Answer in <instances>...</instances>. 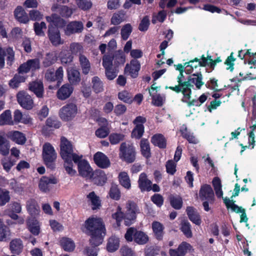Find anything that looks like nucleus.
I'll return each instance as SVG.
<instances>
[{"label": "nucleus", "mask_w": 256, "mask_h": 256, "mask_svg": "<svg viewBox=\"0 0 256 256\" xmlns=\"http://www.w3.org/2000/svg\"><path fill=\"white\" fill-rule=\"evenodd\" d=\"M86 234L90 236V246H86L84 250V254L86 256H98V246L104 241L106 234L105 225L101 218L90 217L84 222Z\"/></svg>", "instance_id": "f257e3e1"}, {"label": "nucleus", "mask_w": 256, "mask_h": 256, "mask_svg": "<svg viewBox=\"0 0 256 256\" xmlns=\"http://www.w3.org/2000/svg\"><path fill=\"white\" fill-rule=\"evenodd\" d=\"M126 211L125 213L122 212H116L112 214V218L116 220L118 226L121 224L123 220L124 224L130 226L136 219V214L138 210L137 204L133 201H128L126 204Z\"/></svg>", "instance_id": "f03ea898"}, {"label": "nucleus", "mask_w": 256, "mask_h": 256, "mask_svg": "<svg viewBox=\"0 0 256 256\" xmlns=\"http://www.w3.org/2000/svg\"><path fill=\"white\" fill-rule=\"evenodd\" d=\"M60 154L62 160L73 158L74 162L79 160L80 156L74 153V146L70 140L64 136L60 138Z\"/></svg>", "instance_id": "7ed1b4c3"}, {"label": "nucleus", "mask_w": 256, "mask_h": 256, "mask_svg": "<svg viewBox=\"0 0 256 256\" xmlns=\"http://www.w3.org/2000/svg\"><path fill=\"white\" fill-rule=\"evenodd\" d=\"M42 156L44 164L46 167L51 170H54L56 167L55 162L57 154L54 146L50 144L47 142L44 144Z\"/></svg>", "instance_id": "20e7f679"}, {"label": "nucleus", "mask_w": 256, "mask_h": 256, "mask_svg": "<svg viewBox=\"0 0 256 256\" xmlns=\"http://www.w3.org/2000/svg\"><path fill=\"white\" fill-rule=\"evenodd\" d=\"M110 60V64L118 69L124 66L126 62V54L122 50H116L112 53L103 55L102 60Z\"/></svg>", "instance_id": "39448f33"}, {"label": "nucleus", "mask_w": 256, "mask_h": 256, "mask_svg": "<svg viewBox=\"0 0 256 256\" xmlns=\"http://www.w3.org/2000/svg\"><path fill=\"white\" fill-rule=\"evenodd\" d=\"M64 71L62 66L58 68L55 72L54 69H48L45 74L44 78L46 80L49 82H56V84L54 86L50 85L49 89L56 90L58 88L62 81Z\"/></svg>", "instance_id": "423d86ee"}, {"label": "nucleus", "mask_w": 256, "mask_h": 256, "mask_svg": "<svg viewBox=\"0 0 256 256\" xmlns=\"http://www.w3.org/2000/svg\"><path fill=\"white\" fill-rule=\"evenodd\" d=\"M120 157L127 164H132L136 160V150L132 145L122 142L120 146Z\"/></svg>", "instance_id": "0eeeda50"}, {"label": "nucleus", "mask_w": 256, "mask_h": 256, "mask_svg": "<svg viewBox=\"0 0 256 256\" xmlns=\"http://www.w3.org/2000/svg\"><path fill=\"white\" fill-rule=\"evenodd\" d=\"M82 155L79 156V160L74 163L78 164V171L80 176L90 179L94 170L88 160L82 159Z\"/></svg>", "instance_id": "6e6552de"}, {"label": "nucleus", "mask_w": 256, "mask_h": 256, "mask_svg": "<svg viewBox=\"0 0 256 256\" xmlns=\"http://www.w3.org/2000/svg\"><path fill=\"white\" fill-rule=\"evenodd\" d=\"M48 38L52 46H57L64 44L62 40L58 28L54 26L52 24L48 26Z\"/></svg>", "instance_id": "1a4fd4ad"}, {"label": "nucleus", "mask_w": 256, "mask_h": 256, "mask_svg": "<svg viewBox=\"0 0 256 256\" xmlns=\"http://www.w3.org/2000/svg\"><path fill=\"white\" fill-rule=\"evenodd\" d=\"M140 68V61L136 59H132L130 63H127L126 65L124 68V74L129 76L132 78H136L138 76Z\"/></svg>", "instance_id": "9d476101"}, {"label": "nucleus", "mask_w": 256, "mask_h": 256, "mask_svg": "<svg viewBox=\"0 0 256 256\" xmlns=\"http://www.w3.org/2000/svg\"><path fill=\"white\" fill-rule=\"evenodd\" d=\"M199 196L202 200H208L210 204L214 202V194L212 187L208 184H204L201 186Z\"/></svg>", "instance_id": "9b49d317"}, {"label": "nucleus", "mask_w": 256, "mask_h": 256, "mask_svg": "<svg viewBox=\"0 0 256 256\" xmlns=\"http://www.w3.org/2000/svg\"><path fill=\"white\" fill-rule=\"evenodd\" d=\"M61 126V123L54 116H50L47 118L46 126L42 128V134L44 136L49 135L50 130H54L56 128H58Z\"/></svg>", "instance_id": "f8f14e48"}, {"label": "nucleus", "mask_w": 256, "mask_h": 256, "mask_svg": "<svg viewBox=\"0 0 256 256\" xmlns=\"http://www.w3.org/2000/svg\"><path fill=\"white\" fill-rule=\"evenodd\" d=\"M94 164L101 168H107L111 165L110 158L102 152H96L93 156Z\"/></svg>", "instance_id": "ddd939ff"}, {"label": "nucleus", "mask_w": 256, "mask_h": 256, "mask_svg": "<svg viewBox=\"0 0 256 256\" xmlns=\"http://www.w3.org/2000/svg\"><path fill=\"white\" fill-rule=\"evenodd\" d=\"M84 29L83 24L80 21H72L69 22L64 29V34L70 36L75 34H80Z\"/></svg>", "instance_id": "4468645a"}, {"label": "nucleus", "mask_w": 256, "mask_h": 256, "mask_svg": "<svg viewBox=\"0 0 256 256\" xmlns=\"http://www.w3.org/2000/svg\"><path fill=\"white\" fill-rule=\"evenodd\" d=\"M192 247L190 244L184 242L176 248H170L169 254L170 256H184Z\"/></svg>", "instance_id": "2eb2a0df"}, {"label": "nucleus", "mask_w": 256, "mask_h": 256, "mask_svg": "<svg viewBox=\"0 0 256 256\" xmlns=\"http://www.w3.org/2000/svg\"><path fill=\"white\" fill-rule=\"evenodd\" d=\"M110 60H102V66L105 70V74L106 78L109 80L114 79L118 76L119 69L112 66L110 64Z\"/></svg>", "instance_id": "dca6fc26"}, {"label": "nucleus", "mask_w": 256, "mask_h": 256, "mask_svg": "<svg viewBox=\"0 0 256 256\" xmlns=\"http://www.w3.org/2000/svg\"><path fill=\"white\" fill-rule=\"evenodd\" d=\"M138 186L142 192H150L152 189V182L148 179L147 175L143 172L139 176Z\"/></svg>", "instance_id": "f3484780"}, {"label": "nucleus", "mask_w": 256, "mask_h": 256, "mask_svg": "<svg viewBox=\"0 0 256 256\" xmlns=\"http://www.w3.org/2000/svg\"><path fill=\"white\" fill-rule=\"evenodd\" d=\"M18 103L24 108L30 110L32 108V100L30 95L24 92H19L17 94Z\"/></svg>", "instance_id": "a211bd4d"}, {"label": "nucleus", "mask_w": 256, "mask_h": 256, "mask_svg": "<svg viewBox=\"0 0 256 256\" xmlns=\"http://www.w3.org/2000/svg\"><path fill=\"white\" fill-rule=\"evenodd\" d=\"M188 219L196 225H200L202 223L201 217L195 208L193 206H188L186 210Z\"/></svg>", "instance_id": "6ab92c4d"}, {"label": "nucleus", "mask_w": 256, "mask_h": 256, "mask_svg": "<svg viewBox=\"0 0 256 256\" xmlns=\"http://www.w3.org/2000/svg\"><path fill=\"white\" fill-rule=\"evenodd\" d=\"M90 179L97 186H102L106 182L108 178L103 170L98 169L93 172Z\"/></svg>", "instance_id": "aec40b11"}, {"label": "nucleus", "mask_w": 256, "mask_h": 256, "mask_svg": "<svg viewBox=\"0 0 256 256\" xmlns=\"http://www.w3.org/2000/svg\"><path fill=\"white\" fill-rule=\"evenodd\" d=\"M154 237L158 241L162 240L164 235V226L159 222L154 221L152 224Z\"/></svg>", "instance_id": "412c9836"}, {"label": "nucleus", "mask_w": 256, "mask_h": 256, "mask_svg": "<svg viewBox=\"0 0 256 256\" xmlns=\"http://www.w3.org/2000/svg\"><path fill=\"white\" fill-rule=\"evenodd\" d=\"M74 88L70 84H64L57 92V97L60 100H65L70 96Z\"/></svg>", "instance_id": "4be33fe9"}, {"label": "nucleus", "mask_w": 256, "mask_h": 256, "mask_svg": "<svg viewBox=\"0 0 256 256\" xmlns=\"http://www.w3.org/2000/svg\"><path fill=\"white\" fill-rule=\"evenodd\" d=\"M6 136L13 142L19 144H24L26 142L25 135L19 131H10L6 133Z\"/></svg>", "instance_id": "5701e85b"}, {"label": "nucleus", "mask_w": 256, "mask_h": 256, "mask_svg": "<svg viewBox=\"0 0 256 256\" xmlns=\"http://www.w3.org/2000/svg\"><path fill=\"white\" fill-rule=\"evenodd\" d=\"M70 84H77L80 82V74L78 70L74 68H68L66 70Z\"/></svg>", "instance_id": "b1692460"}, {"label": "nucleus", "mask_w": 256, "mask_h": 256, "mask_svg": "<svg viewBox=\"0 0 256 256\" xmlns=\"http://www.w3.org/2000/svg\"><path fill=\"white\" fill-rule=\"evenodd\" d=\"M180 86L182 88V93L184 94V98L190 100L192 92L191 88L194 86L192 85V76H189L187 80H184L181 82Z\"/></svg>", "instance_id": "393cba45"}, {"label": "nucleus", "mask_w": 256, "mask_h": 256, "mask_svg": "<svg viewBox=\"0 0 256 256\" xmlns=\"http://www.w3.org/2000/svg\"><path fill=\"white\" fill-rule=\"evenodd\" d=\"M180 132L182 138L186 140L190 144H197L198 142V140L194 134L188 131L186 125H183L180 128Z\"/></svg>", "instance_id": "a878e982"}, {"label": "nucleus", "mask_w": 256, "mask_h": 256, "mask_svg": "<svg viewBox=\"0 0 256 256\" xmlns=\"http://www.w3.org/2000/svg\"><path fill=\"white\" fill-rule=\"evenodd\" d=\"M152 144L160 148H165L166 147V140L162 134H154L151 138Z\"/></svg>", "instance_id": "bb28decb"}, {"label": "nucleus", "mask_w": 256, "mask_h": 256, "mask_svg": "<svg viewBox=\"0 0 256 256\" xmlns=\"http://www.w3.org/2000/svg\"><path fill=\"white\" fill-rule=\"evenodd\" d=\"M58 180L55 178H49L46 176H42L38 183L39 188L43 192H47L50 190L48 188L49 184H56L58 182Z\"/></svg>", "instance_id": "cd10ccee"}, {"label": "nucleus", "mask_w": 256, "mask_h": 256, "mask_svg": "<svg viewBox=\"0 0 256 256\" xmlns=\"http://www.w3.org/2000/svg\"><path fill=\"white\" fill-rule=\"evenodd\" d=\"M120 239L116 236H112L108 238L106 244V250L110 252H115L120 247Z\"/></svg>", "instance_id": "c85d7f7f"}, {"label": "nucleus", "mask_w": 256, "mask_h": 256, "mask_svg": "<svg viewBox=\"0 0 256 256\" xmlns=\"http://www.w3.org/2000/svg\"><path fill=\"white\" fill-rule=\"evenodd\" d=\"M79 64L83 74H88L90 70V62L84 55L80 54L79 56Z\"/></svg>", "instance_id": "c756f323"}, {"label": "nucleus", "mask_w": 256, "mask_h": 256, "mask_svg": "<svg viewBox=\"0 0 256 256\" xmlns=\"http://www.w3.org/2000/svg\"><path fill=\"white\" fill-rule=\"evenodd\" d=\"M46 20L49 24H52L54 26H56L58 28L64 26L66 24L64 20L62 19L60 16L56 14H52L50 16H46Z\"/></svg>", "instance_id": "7c9ffc66"}, {"label": "nucleus", "mask_w": 256, "mask_h": 256, "mask_svg": "<svg viewBox=\"0 0 256 256\" xmlns=\"http://www.w3.org/2000/svg\"><path fill=\"white\" fill-rule=\"evenodd\" d=\"M60 246L66 251L72 252L74 250L75 248V244L70 238L63 237L60 240Z\"/></svg>", "instance_id": "2f4dec72"}, {"label": "nucleus", "mask_w": 256, "mask_h": 256, "mask_svg": "<svg viewBox=\"0 0 256 256\" xmlns=\"http://www.w3.org/2000/svg\"><path fill=\"white\" fill-rule=\"evenodd\" d=\"M87 198L88 199L91 204V208L92 210H96L100 209L102 206L100 200V198L96 196L94 192H90L87 195Z\"/></svg>", "instance_id": "473e14b6"}, {"label": "nucleus", "mask_w": 256, "mask_h": 256, "mask_svg": "<svg viewBox=\"0 0 256 256\" xmlns=\"http://www.w3.org/2000/svg\"><path fill=\"white\" fill-rule=\"evenodd\" d=\"M23 244L20 238L12 240L10 244L11 252L14 254H19L22 250Z\"/></svg>", "instance_id": "72a5a7b5"}, {"label": "nucleus", "mask_w": 256, "mask_h": 256, "mask_svg": "<svg viewBox=\"0 0 256 256\" xmlns=\"http://www.w3.org/2000/svg\"><path fill=\"white\" fill-rule=\"evenodd\" d=\"M118 178L121 186L127 190L130 189L131 181L127 172L124 171L120 172Z\"/></svg>", "instance_id": "f704fd0d"}, {"label": "nucleus", "mask_w": 256, "mask_h": 256, "mask_svg": "<svg viewBox=\"0 0 256 256\" xmlns=\"http://www.w3.org/2000/svg\"><path fill=\"white\" fill-rule=\"evenodd\" d=\"M140 151L144 157L148 159L152 156L149 142L146 138H142L140 143Z\"/></svg>", "instance_id": "c9c22d12"}, {"label": "nucleus", "mask_w": 256, "mask_h": 256, "mask_svg": "<svg viewBox=\"0 0 256 256\" xmlns=\"http://www.w3.org/2000/svg\"><path fill=\"white\" fill-rule=\"evenodd\" d=\"M168 200L171 206L176 210H180L182 208L183 200L180 195H170Z\"/></svg>", "instance_id": "e433bc0d"}, {"label": "nucleus", "mask_w": 256, "mask_h": 256, "mask_svg": "<svg viewBox=\"0 0 256 256\" xmlns=\"http://www.w3.org/2000/svg\"><path fill=\"white\" fill-rule=\"evenodd\" d=\"M44 84L41 80L33 81V93L36 95L38 98H44Z\"/></svg>", "instance_id": "4c0bfd02"}, {"label": "nucleus", "mask_w": 256, "mask_h": 256, "mask_svg": "<svg viewBox=\"0 0 256 256\" xmlns=\"http://www.w3.org/2000/svg\"><path fill=\"white\" fill-rule=\"evenodd\" d=\"M14 16L16 19L20 22L26 23L29 20L28 14L20 6H18L16 8Z\"/></svg>", "instance_id": "58836bf2"}, {"label": "nucleus", "mask_w": 256, "mask_h": 256, "mask_svg": "<svg viewBox=\"0 0 256 256\" xmlns=\"http://www.w3.org/2000/svg\"><path fill=\"white\" fill-rule=\"evenodd\" d=\"M58 56L55 52H49L42 62V65L44 68L50 67L54 64L58 60Z\"/></svg>", "instance_id": "ea45409f"}, {"label": "nucleus", "mask_w": 256, "mask_h": 256, "mask_svg": "<svg viewBox=\"0 0 256 256\" xmlns=\"http://www.w3.org/2000/svg\"><path fill=\"white\" fill-rule=\"evenodd\" d=\"M148 236L142 231H136L134 232V242L138 244H144L148 242Z\"/></svg>", "instance_id": "a19ab883"}, {"label": "nucleus", "mask_w": 256, "mask_h": 256, "mask_svg": "<svg viewBox=\"0 0 256 256\" xmlns=\"http://www.w3.org/2000/svg\"><path fill=\"white\" fill-rule=\"evenodd\" d=\"M224 202L226 204L227 209L230 208L232 212L236 213H241L242 210H244L242 207H240L238 204H236L235 201L232 200H230L228 197L223 198Z\"/></svg>", "instance_id": "79ce46f5"}, {"label": "nucleus", "mask_w": 256, "mask_h": 256, "mask_svg": "<svg viewBox=\"0 0 256 256\" xmlns=\"http://www.w3.org/2000/svg\"><path fill=\"white\" fill-rule=\"evenodd\" d=\"M26 77L24 75H21L19 73L16 74L14 78L9 82L10 87L14 88L19 86L22 82H25Z\"/></svg>", "instance_id": "37998d69"}, {"label": "nucleus", "mask_w": 256, "mask_h": 256, "mask_svg": "<svg viewBox=\"0 0 256 256\" xmlns=\"http://www.w3.org/2000/svg\"><path fill=\"white\" fill-rule=\"evenodd\" d=\"M74 56L70 52L64 51L60 54V60L61 64L64 66H70L72 62Z\"/></svg>", "instance_id": "c03bdc74"}, {"label": "nucleus", "mask_w": 256, "mask_h": 256, "mask_svg": "<svg viewBox=\"0 0 256 256\" xmlns=\"http://www.w3.org/2000/svg\"><path fill=\"white\" fill-rule=\"evenodd\" d=\"M192 76V83L194 84L196 88L200 90L204 84V82H202V75L200 72L194 73Z\"/></svg>", "instance_id": "a18cd8bd"}, {"label": "nucleus", "mask_w": 256, "mask_h": 256, "mask_svg": "<svg viewBox=\"0 0 256 256\" xmlns=\"http://www.w3.org/2000/svg\"><path fill=\"white\" fill-rule=\"evenodd\" d=\"M92 88L96 93L102 92L104 90L103 83L98 76H94L92 78Z\"/></svg>", "instance_id": "49530a36"}, {"label": "nucleus", "mask_w": 256, "mask_h": 256, "mask_svg": "<svg viewBox=\"0 0 256 256\" xmlns=\"http://www.w3.org/2000/svg\"><path fill=\"white\" fill-rule=\"evenodd\" d=\"M132 32V26L130 24H126L121 28V38L126 40L130 36Z\"/></svg>", "instance_id": "de8ad7c7"}, {"label": "nucleus", "mask_w": 256, "mask_h": 256, "mask_svg": "<svg viewBox=\"0 0 256 256\" xmlns=\"http://www.w3.org/2000/svg\"><path fill=\"white\" fill-rule=\"evenodd\" d=\"M180 230L186 237L190 238L192 236L191 224L188 220H184L182 222Z\"/></svg>", "instance_id": "09e8293b"}, {"label": "nucleus", "mask_w": 256, "mask_h": 256, "mask_svg": "<svg viewBox=\"0 0 256 256\" xmlns=\"http://www.w3.org/2000/svg\"><path fill=\"white\" fill-rule=\"evenodd\" d=\"M110 198L114 200H118L120 198L121 193L120 189L116 184H112L109 192Z\"/></svg>", "instance_id": "8fccbe9b"}, {"label": "nucleus", "mask_w": 256, "mask_h": 256, "mask_svg": "<svg viewBox=\"0 0 256 256\" xmlns=\"http://www.w3.org/2000/svg\"><path fill=\"white\" fill-rule=\"evenodd\" d=\"M144 126L142 124H137L132 129V137L137 139L140 138L144 135Z\"/></svg>", "instance_id": "3c124183"}, {"label": "nucleus", "mask_w": 256, "mask_h": 256, "mask_svg": "<svg viewBox=\"0 0 256 256\" xmlns=\"http://www.w3.org/2000/svg\"><path fill=\"white\" fill-rule=\"evenodd\" d=\"M124 13L122 11L114 13L111 17V24L118 26L124 20Z\"/></svg>", "instance_id": "603ef678"}, {"label": "nucleus", "mask_w": 256, "mask_h": 256, "mask_svg": "<svg viewBox=\"0 0 256 256\" xmlns=\"http://www.w3.org/2000/svg\"><path fill=\"white\" fill-rule=\"evenodd\" d=\"M64 160V166L67 173L70 176H74L76 174V170L73 169V158L63 160Z\"/></svg>", "instance_id": "864d4df0"}, {"label": "nucleus", "mask_w": 256, "mask_h": 256, "mask_svg": "<svg viewBox=\"0 0 256 256\" xmlns=\"http://www.w3.org/2000/svg\"><path fill=\"white\" fill-rule=\"evenodd\" d=\"M218 80L216 79V78H210V80L206 82L205 87L208 89L213 90L214 92H221L222 90L218 88Z\"/></svg>", "instance_id": "5fc2aeb1"}, {"label": "nucleus", "mask_w": 256, "mask_h": 256, "mask_svg": "<svg viewBox=\"0 0 256 256\" xmlns=\"http://www.w3.org/2000/svg\"><path fill=\"white\" fill-rule=\"evenodd\" d=\"M14 124L10 113H2L0 116V126Z\"/></svg>", "instance_id": "6e6d98bb"}, {"label": "nucleus", "mask_w": 256, "mask_h": 256, "mask_svg": "<svg viewBox=\"0 0 256 256\" xmlns=\"http://www.w3.org/2000/svg\"><path fill=\"white\" fill-rule=\"evenodd\" d=\"M32 67V60H30L22 64L18 69V73L21 75L28 72Z\"/></svg>", "instance_id": "4d7b16f0"}, {"label": "nucleus", "mask_w": 256, "mask_h": 256, "mask_svg": "<svg viewBox=\"0 0 256 256\" xmlns=\"http://www.w3.org/2000/svg\"><path fill=\"white\" fill-rule=\"evenodd\" d=\"M124 136L121 134L112 133L109 136V140L111 144H116L123 140Z\"/></svg>", "instance_id": "13d9d810"}, {"label": "nucleus", "mask_w": 256, "mask_h": 256, "mask_svg": "<svg viewBox=\"0 0 256 256\" xmlns=\"http://www.w3.org/2000/svg\"><path fill=\"white\" fill-rule=\"evenodd\" d=\"M10 200L9 192L0 188V206H3L8 202Z\"/></svg>", "instance_id": "bf43d9fd"}, {"label": "nucleus", "mask_w": 256, "mask_h": 256, "mask_svg": "<svg viewBox=\"0 0 256 256\" xmlns=\"http://www.w3.org/2000/svg\"><path fill=\"white\" fill-rule=\"evenodd\" d=\"M176 164L174 160H169L166 162V168L168 174L174 175L176 171Z\"/></svg>", "instance_id": "052dcab7"}, {"label": "nucleus", "mask_w": 256, "mask_h": 256, "mask_svg": "<svg viewBox=\"0 0 256 256\" xmlns=\"http://www.w3.org/2000/svg\"><path fill=\"white\" fill-rule=\"evenodd\" d=\"M118 98L121 100L128 104L132 102V98L130 94L126 90L120 92L118 94Z\"/></svg>", "instance_id": "680f3d73"}, {"label": "nucleus", "mask_w": 256, "mask_h": 256, "mask_svg": "<svg viewBox=\"0 0 256 256\" xmlns=\"http://www.w3.org/2000/svg\"><path fill=\"white\" fill-rule=\"evenodd\" d=\"M70 50L72 54L76 55L79 54L80 55L82 52L83 46L80 43L72 42L70 44Z\"/></svg>", "instance_id": "e2e57ef3"}, {"label": "nucleus", "mask_w": 256, "mask_h": 256, "mask_svg": "<svg viewBox=\"0 0 256 256\" xmlns=\"http://www.w3.org/2000/svg\"><path fill=\"white\" fill-rule=\"evenodd\" d=\"M150 94L152 97V102L154 105L158 106H160L163 105L164 98L160 94H152L150 90Z\"/></svg>", "instance_id": "0e129e2a"}, {"label": "nucleus", "mask_w": 256, "mask_h": 256, "mask_svg": "<svg viewBox=\"0 0 256 256\" xmlns=\"http://www.w3.org/2000/svg\"><path fill=\"white\" fill-rule=\"evenodd\" d=\"M77 4L78 8L83 10H89L92 6V4L90 0H78Z\"/></svg>", "instance_id": "69168bd1"}, {"label": "nucleus", "mask_w": 256, "mask_h": 256, "mask_svg": "<svg viewBox=\"0 0 256 256\" xmlns=\"http://www.w3.org/2000/svg\"><path fill=\"white\" fill-rule=\"evenodd\" d=\"M151 200L158 208H160L164 204V198L160 194H154L151 198Z\"/></svg>", "instance_id": "338daca9"}, {"label": "nucleus", "mask_w": 256, "mask_h": 256, "mask_svg": "<svg viewBox=\"0 0 256 256\" xmlns=\"http://www.w3.org/2000/svg\"><path fill=\"white\" fill-rule=\"evenodd\" d=\"M150 24V22L148 17L146 16H144L139 24L138 29L140 32H146V30H148Z\"/></svg>", "instance_id": "774afa93"}]
</instances>
